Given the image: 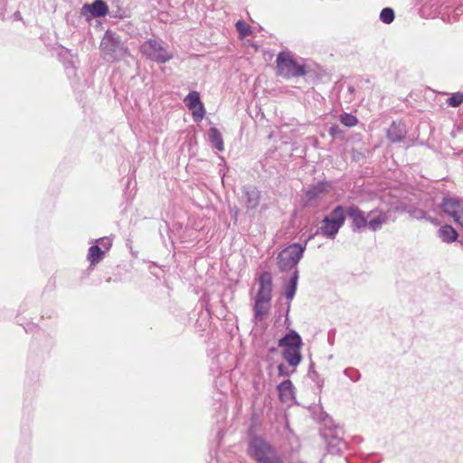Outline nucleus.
I'll return each mask as SVG.
<instances>
[{
	"label": "nucleus",
	"instance_id": "obj_35",
	"mask_svg": "<svg viewBox=\"0 0 463 463\" xmlns=\"http://www.w3.org/2000/svg\"><path fill=\"white\" fill-rule=\"evenodd\" d=\"M453 220L463 228V209Z\"/></svg>",
	"mask_w": 463,
	"mask_h": 463
},
{
	"label": "nucleus",
	"instance_id": "obj_23",
	"mask_svg": "<svg viewBox=\"0 0 463 463\" xmlns=\"http://www.w3.org/2000/svg\"><path fill=\"white\" fill-rule=\"evenodd\" d=\"M442 6L444 10H453L456 13V14H458V12L461 11L463 7V0H444L442 3Z\"/></svg>",
	"mask_w": 463,
	"mask_h": 463
},
{
	"label": "nucleus",
	"instance_id": "obj_6",
	"mask_svg": "<svg viewBox=\"0 0 463 463\" xmlns=\"http://www.w3.org/2000/svg\"><path fill=\"white\" fill-rule=\"evenodd\" d=\"M305 249L306 245L302 246L299 243H293L280 251L278 256L279 269L281 271L292 270L293 272L295 269H298L297 265L302 259Z\"/></svg>",
	"mask_w": 463,
	"mask_h": 463
},
{
	"label": "nucleus",
	"instance_id": "obj_7",
	"mask_svg": "<svg viewBox=\"0 0 463 463\" xmlns=\"http://www.w3.org/2000/svg\"><path fill=\"white\" fill-rule=\"evenodd\" d=\"M140 52L147 59L158 63H165L174 57L173 53L168 52L162 43L156 39L145 41L140 45Z\"/></svg>",
	"mask_w": 463,
	"mask_h": 463
},
{
	"label": "nucleus",
	"instance_id": "obj_13",
	"mask_svg": "<svg viewBox=\"0 0 463 463\" xmlns=\"http://www.w3.org/2000/svg\"><path fill=\"white\" fill-rule=\"evenodd\" d=\"M406 135V126L402 121H392L386 130V137L392 143L402 142Z\"/></svg>",
	"mask_w": 463,
	"mask_h": 463
},
{
	"label": "nucleus",
	"instance_id": "obj_26",
	"mask_svg": "<svg viewBox=\"0 0 463 463\" xmlns=\"http://www.w3.org/2000/svg\"><path fill=\"white\" fill-rule=\"evenodd\" d=\"M411 214L413 218L415 219H418V220H427L432 223H435L437 224V221L430 217L424 210H421V209H414L411 212Z\"/></svg>",
	"mask_w": 463,
	"mask_h": 463
},
{
	"label": "nucleus",
	"instance_id": "obj_10",
	"mask_svg": "<svg viewBox=\"0 0 463 463\" xmlns=\"http://www.w3.org/2000/svg\"><path fill=\"white\" fill-rule=\"evenodd\" d=\"M352 221V231L360 232L362 229L367 227V215L360 210L357 206L352 205L347 207L345 214Z\"/></svg>",
	"mask_w": 463,
	"mask_h": 463
},
{
	"label": "nucleus",
	"instance_id": "obj_27",
	"mask_svg": "<svg viewBox=\"0 0 463 463\" xmlns=\"http://www.w3.org/2000/svg\"><path fill=\"white\" fill-rule=\"evenodd\" d=\"M235 27L241 38L249 36L251 33L250 27L242 20L237 21Z\"/></svg>",
	"mask_w": 463,
	"mask_h": 463
},
{
	"label": "nucleus",
	"instance_id": "obj_9",
	"mask_svg": "<svg viewBox=\"0 0 463 463\" xmlns=\"http://www.w3.org/2000/svg\"><path fill=\"white\" fill-rule=\"evenodd\" d=\"M185 105L192 110L193 118L195 122H200L205 114L203 103L200 99V94L197 91H191L184 99Z\"/></svg>",
	"mask_w": 463,
	"mask_h": 463
},
{
	"label": "nucleus",
	"instance_id": "obj_32",
	"mask_svg": "<svg viewBox=\"0 0 463 463\" xmlns=\"http://www.w3.org/2000/svg\"><path fill=\"white\" fill-rule=\"evenodd\" d=\"M99 244H100V248L102 249V250H105L108 251L111 246H112V241L109 238H100L97 241Z\"/></svg>",
	"mask_w": 463,
	"mask_h": 463
},
{
	"label": "nucleus",
	"instance_id": "obj_14",
	"mask_svg": "<svg viewBox=\"0 0 463 463\" xmlns=\"http://www.w3.org/2000/svg\"><path fill=\"white\" fill-rule=\"evenodd\" d=\"M440 208L454 219L463 210V203L458 198L445 196L440 203Z\"/></svg>",
	"mask_w": 463,
	"mask_h": 463
},
{
	"label": "nucleus",
	"instance_id": "obj_12",
	"mask_svg": "<svg viewBox=\"0 0 463 463\" xmlns=\"http://www.w3.org/2000/svg\"><path fill=\"white\" fill-rule=\"evenodd\" d=\"M272 276L269 271H264L259 278V289L256 297L266 298L271 301L272 297Z\"/></svg>",
	"mask_w": 463,
	"mask_h": 463
},
{
	"label": "nucleus",
	"instance_id": "obj_21",
	"mask_svg": "<svg viewBox=\"0 0 463 463\" xmlns=\"http://www.w3.org/2000/svg\"><path fill=\"white\" fill-rule=\"evenodd\" d=\"M208 136L213 146H214L218 151H222L224 149L222 136L216 128H211L208 131Z\"/></svg>",
	"mask_w": 463,
	"mask_h": 463
},
{
	"label": "nucleus",
	"instance_id": "obj_5",
	"mask_svg": "<svg viewBox=\"0 0 463 463\" xmlns=\"http://www.w3.org/2000/svg\"><path fill=\"white\" fill-rule=\"evenodd\" d=\"M277 74L285 79L306 75L304 64H298L288 52H280L276 60Z\"/></svg>",
	"mask_w": 463,
	"mask_h": 463
},
{
	"label": "nucleus",
	"instance_id": "obj_2",
	"mask_svg": "<svg viewBox=\"0 0 463 463\" xmlns=\"http://www.w3.org/2000/svg\"><path fill=\"white\" fill-rule=\"evenodd\" d=\"M248 455L258 463H283L276 449L265 439L253 437L248 445Z\"/></svg>",
	"mask_w": 463,
	"mask_h": 463
},
{
	"label": "nucleus",
	"instance_id": "obj_8",
	"mask_svg": "<svg viewBox=\"0 0 463 463\" xmlns=\"http://www.w3.org/2000/svg\"><path fill=\"white\" fill-rule=\"evenodd\" d=\"M345 209L342 205L336 206L331 213V216H326L320 228L321 233L328 238H335L339 229L345 223Z\"/></svg>",
	"mask_w": 463,
	"mask_h": 463
},
{
	"label": "nucleus",
	"instance_id": "obj_20",
	"mask_svg": "<svg viewBox=\"0 0 463 463\" xmlns=\"http://www.w3.org/2000/svg\"><path fill=\"white\" fill-rule=\"evenodd\" d=\"M298 281V269H295V270L291 273L290 279L287 284L284 286V294L285 298L291 301L294 298V296L297 291Z\"/></svg>",
	"mask_w": 463,
	"mask_h": 463
},
{
	"label": "nucleus",
	"instance_id": "obj_24",
	"mask_svg": "<svg viewBox=\"0 0 463 463\" xmlns=\"http://www.w3.org/2000/svg\"><path fill=\"white\" fill-rule=\"evenodd\" d=\"M293 389H294L293 384H292L291 381L288 379L284 380L278 385V391H279L281 398H282V396H288V395L292 394Z\"/></svg>",
	"mask_w": 463,
	"mask_h": 463
},
{
	"label": "nucleus",
	"instance_id": "obj_19",
	"mask_svg": "<svg viewBox=\"0 0 463 463\" xmlns=\"http://www.w3.org/2000/svg\"><path fill=\"white\" fill-rule=\"evenodd\" d=\"M438 237L445 243H452L457 241L458 234L449 224L441 226L437 232Z\"/></svg>",
	"mask_w": 463,
	"mask_h": 463
},
{
	"label": "nucleus",
	"instance_id": "obj_18",
	"mask_svg": "<svg viewBox=\"0 0 463 463\" xmlns=\"http://www.w3.org/2000/svg\"><path fill=\"white\" fill-rule=\"evenodd\" d=\"M330 186H331L330 184L327 182H318L317 184L311 185L307 190L306 197L308 201H313V200L320 197L326 192H327V190Z\"/></svg>",
	"mask_w": 463,
	"mask_h": 463
},
{
	"label": "nucleus",
	"instance_id": "obj_25",
	"mask_svg": "<svg viewBox=\"0 0 463 463\" xmlns=\"http://www.w3.org/2000/svg\"><path fill=\"white\" fill-rule=\"evenodd\" d=\"M394 11L390 7H385L381 11L380 20L384 24H391L394 20Z\"/></svg>",
	"mask_w": 463,
	"mask_h": 463
},
{
	"label": "nucleus",
	"instance_id": "obj_28",
	"mask_svg": "<svg viewBox=\"0 0 463 463\" xmlns=\"http://www.w3.org/2000/svg\"><path fill=\"white\" fill-rule=\"evenodd\" d=\"M340 121L345 127H349V128L354 127L358 123L356 117H354V115L349 114V113H345V114L341 115Z\"/></svg>",
	"mask_w": 463,
	"mask_h": 463
},
{
	"label": "nucleus",
	"instance_id": "obj_30",
	"mask_svg": "<svg viewBox=\"0 0 463 463\" xmlns=\"http://www.w3.org/2000/svg\"><path fill=\"white\" fill-rule=\"evenodd\" d=\"M328 133L333 138L343 139L345 137V132L340 128L338 125L335 124L329 128Z\"/></svg>",
	"mask_w": 463,
	"mask_h": 463
},
{
	"label": "nucleus",
	"instance_id": "obj_22",
	"mask_svg": "<svg viewBox=\"0 0 463 463\" xmlns=\"http://www.w3.org/2000/svg\"><path fill=\"white\" fill-rule=\"evenodd\" d=\"M105 250H102L99 245H92L89 249L87 259L90 265H95L103 260Z\"/></svg>",
	"mask_w": 463,
	"mask_h": 463
},
{
	"label": "nucleus",
	"instance_id": "obj_15",
	"mask_svg": "<svg viewBox=\"0 0 463 463\" xmlns=\"http://www.w3.org/2000/svg\"><path fill=\"white\" fill-rule=\"evenodd\" d=\"M109 12L108 5L103 0H95L92 4H85L81 8V14H90L92 17H103Z\"/></svg>",
	"mask_w": 463,
	"mask_h": 463
},
{
	"label": "nucleus",
	"instance_id": "obj_11",
	"mask_svg": "<svg viewBox=\"0 0 463 463\" xmlns=\"http://www.w3.org/2000/svg\"><path fill=\"white\" fill-rule=\"evenodd\" d=\"M242 200L247 209L254 210L260 204V192L254 185H245L242 187Z\"/></svg>",
	"mask_w": 463,
	"mask_h": 463
},
{
	"label": "nucleus",
	"instance_id": "obj_33",
	"mask_svg": "<svg viewBox=\"0 0 463 463\" xmlns=\"http://www.w3.org/2000/svg\"><path fill=\"white\" fill-rule=\"evenodd\" d=\"M308 377L313 381V382H316L318 385L320 384V380H319V375L318 373L316 372V370L314 369V364L311 363L310 366H309V369H308Z\"/></svg>",
	"mask_w": 463,
	"mask_h": 463
},
{
	"label": "nucleus",
	"instance_id": "obj_3",
	"mask_svg": "<svg viewBox=\"0 0 463 463\" xmlns=\"http://www.w3.org/2000/svg\"><path fill=\"white\" fill-rule=\"evenodd\" d=\"M100 51L108 61L120 60L128 55V48L120 37L111 31H107L100 42Z\"/></svg>",
	"mask_w": 463,
	"mask_h": 463
},
{
	"label": "nucleus",
	"instance_id": "obj_31",
	"mask_svg": "<svg viewBox=\"0 0 463 463\" xmlns=\"http://www.w3.org/2000/svg\"><path fill=\"white\" fill-rule=\"evenodd\" d=\"M344 373L353 382H357L361 378L359 371L354 368H346Z\"/></svg>",
	"mask_w": 463,
	"mask_h": 463
},
{
	"label": "nucleus",
	"instance_id": "obj_36",
	"mask_svg": "<svg viewBox=\"0 0 463 463\" xmlns=\"http://www.w3.org/2000/svg\"><path fill=\"white\" fill-rule=\"evenodd\" d=\"M269 351H270L271 353H273V352H275V351H276V349H275V348H270V350H269Z\"/></svg>",
	"mask_w": 463,
	"mask_h": 463
},
{
	"label": "nucleus",
	"instance_id": "obj_16",
	"mask_svg": "<svg viewBox=\"0 0 463 463\" xmlns=\"http://www.w3.org/2000/svg\"><path fill=\"white\" fill-rule=\"evenodd\" d=\"M367 219H369V221L367 220V226L369 227L370 230L375 232L381 229L382 225L387 222L388 213L383 212L376 213L374 211H371L367 214Z\"/></svg>",
	"mask_w": 463,
	"mask_h": 463
},
{
	"label": "nucleus",
	"instance_id": "obj_17",
	"mask_svg": "<svg viewBox=\"0 0 463 463\" xmlns=\"http://www.w3.org/2000/svg\"><path fill=\"white\" fill-rule=\"evenodd\" d=\"M269 307L270 300L256 297L254 304V318L257 321H261L264 316L269 312Z\"/></svg>",
	"mask_w": 463,
	"mask_h": 463
},
{
	"label": "nucleus",
	"instance_id": "obj_4",
	"mask_svg": "<svg viewBox=\"0 0 463 463\" xmlns=\"http://www.w3.org/2000/svg\"><path fill=\"white\" fill-rule=\"evenodd\" d=\"M320 433L326 443L329 453L340 454L347 448V444L343 438V430L332 421L325 420Z\"/></svg>",
	"mask_w": 463,
	"mask_h": 463
},
{
	"label": "nucleus",
	"instance_id": "obj_1",
	"mask_svg": "<svg viewBox=\"0 0 463 463\" xmlns=\"http://www.w3.org/2000/svg\"><path fill=\"white\" fill-rule=\"evenodd\" d=\"M278 345L283 348L282 357L287 361L288 365L296 368L302 361L301 348L303 341L300 335L295 330H290L283 337H281Z\"/></svg>",
	"mask_w": 463,
	"mask_h": 463
},
{
	"label": "nucleus",
	"instance_id": "obj_29",
	"mask_svg": "<svg viewBox=\"0 0 463 463\" xmlns=\"http://www.w3.org/2000/svg\"><path fill=\"white\" fill-rule=\"evenodd\" d=\"M449 106L456 108L463 103V93H454L451 97L447 99Z\"/></svg>",
	"mask_w": 463,
	"mask_h": 463
},
{
	"label": "nucleus",
	"instance_id": "obj_34",
	"mask_svg": "<svg viewBox=\"0 0 463 463\" xmlns=\"http://www.w3.org/2000/svg\"><path fill=\"white\" fill-rule=\"evenodd\" d=\"M294 372H295V368L292 371H289L288 368L284 364H279L278 365L279 376H289V374Z\"/></svg>",
	"mask_w": 463,
	"mask_h": 463
}]
</instances>
